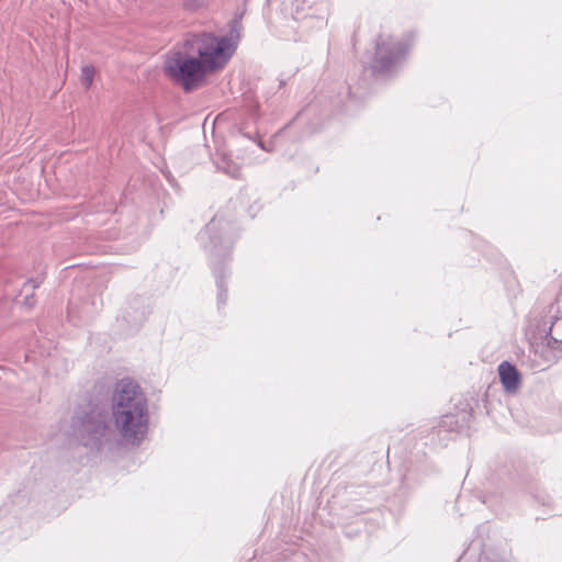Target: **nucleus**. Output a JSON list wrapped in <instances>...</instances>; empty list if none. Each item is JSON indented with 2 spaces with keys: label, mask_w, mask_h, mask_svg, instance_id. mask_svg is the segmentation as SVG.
<instances>
[{
  "label": "nucleus",
  "mask_w": 562,
  "mask_h": 562,
  "mask_svg": "<svg viewBox=\"0 0 562 562\" xmlns=\"http://www.w3.org/2000/svg\"><path fill=\"white\" fill-rule=\"evenodd\" d=\"M114 429L106 423V415L95 407L77 412L72 417V436L91 451L112 450L117 435L132 446L146 438L149 428L148 400L142 387L130 379L120 380L112 395Z\"/></svg>",
  "instance_id": "f257e3e1"
},
{
  "label": "nucleus",
  "mask_w": 562,
  "mask_h": 562,
  "mask_svg": "<svg viewBox=\"0 0 562 562\" xmlns=\"http://www.w3.org/2000/svg\"><path fill=\"white\" fill-rule=\"evenodd\" d=\"M198 241L210 252L211 265L216 279L217 302L218 304H225L224 263L231 257L234 241L229 223L214 216L198 234Z\"/></svg>",
  "instance_id": "f03ea898"
},
{
  "label": "nucleus",
  "mask_w": 562,
  "mask_h": 562,
  "mask_svg": "<svg viewBox=\"0 0 562 562\" xmlns=\"http://www.w3.org/2000/svg\"><path fill=\"white\" fill-rule=\"evenodd\" d=\"M239 27L235 21L226 34L202 32L192 37V52L210 74L224 69L234 56L239 43Z\"/></svg>",
  "instance_id": "7ed1b4c3"
},
{
  "label": "nucleus",
  "mask_w": 562,
  "mask_h": 562,
  "mask_svg": "<svg viewBox=\"0 0 562 562\" xmlns=\"http://www.w3.org/2000/svg\"><path fill=\"white\" fill-rule=\"evenodd\" d=\"M409 47V41L395 37L392 33L383 31L375 43L374 57L370 67L374 74L389 75L397 69Z\"/></svg>",
  "instance_id": "20e7f679"
},
{
  "label": "nucleus",
  "mask_w": 562,
  "mask_h": 562,
  "mask_svg": "<svg viewBox=\"0 0 562 562\" xmlns=\"http://www.w3.org/2000/svg\"><path fill=\"white\" fill-rule=\"evenodd\" d=\"M164 71L186 91L196 88L210 74L198 57L188 56L182 52H175L167 57Z\"/></svg>",
  "instance_id": "39448f33"
},
{
  "label": "nucleus",
  "mask_w": 562,
  "mask_h": 562,
  "mask_svg": "<svg viewBox=\"0 0 562 562\" xmlns=\"http://www.w3.org/2000/svg\"><path fill=\"white\" fill-rule=\"evenodd\" d=\"M501 383L507 393H515L520 385V374L518 370L507 361L498 366Z\"/></svg>",
  "instance_id": "423d86ee"
},
{
  "label": "nucleus",
  "mask_w": 562,
  "mask_h": 562,
  "mask_svg": "<svg viewBox=\"0 0 562 562\" xmlns=\"http://www.w3.org/2000/svg\"><path fill=\"white\" fill-rule=\"evenodd\" d=\"M546 339L551 348L562 349V316L552 322Z\"/></svg>",
  "instance_id": "0eeeda50"
},
{
  "label": "nucleus",
  "mask_w": 562,
  "mask_h": 562,
  "mask_svg": "<svg viewBox=\"0 0 562 562\" xmlns=\"http://www.w3.org/2000/svg\"><path fill=\"white\" fill-rule=\"evenodd\" d=\"M215 165L218 170L223 171L232 178H239L240 176L239 166L234 162L227 155H222L218 157L215 161Z\"/></svg>",
  "instance_id": "6e6552de"
},
{
  "label": "nucleus",
  "mask_w": 562,
  "mask_h": 562,
  "mask_svg": "<svg viewBox=\"0 0 562 562\" xmlns=\"http://www.w3.org/2000/svg\"><path fill=\"white\" fill-rule=\"evenodd\" d=\"M94 72V68L90 65H86L81 68V82L86 88L92 85Z\"/></svg>",
  "instance_id": "1a4fd4ad"
},
{
  "label": "nucleus",
  "mask_w": 562,
  "mask_h": 562,
  "mask_svg": "<svg viewBox=\"0 0 562 562\" xmlns=\"http://www.w3.org/2000/svg\"><path fill=\"white\" fill-rule=\"evenodd\" d=\"M40 283H41L40 281H33V280H30V281H27V282L25 283V285H24V286H25V288H26V286H31L32 289H35V288H37V286H38V284H40Z\"/></svg>",
  "instance_id": "9d476101"
},
{
  "label": "nucleus",
  "mask_w": 562,
  "mask_h": 562,
  "mask_svg": "<svg viewBox=\"0 0 562 562\" xmlns=\"http://www.w3.org/2000/svg\"><path fill=\"white\" fill-rule=\"evenodd\" d=\"M453 419H454V417H453V416H446L443 422H445V423H447V422L452 423V422H453Z\"/></svg>",
  "instance_id": "9b49d317"
},
{
  "label": "nucleus",
  "mask_w": 562,
  "mask_h": 562,
  "mask_svg": "<svg viewBox=\"0 0 562 562\" xmlns=\"http://www.w3.org/2000/svg\"><path fill=\"white\" fill-rule=\"evenodd\" d=\"M29 300H30V299H29V296L26 295V296H25V303L31 305V303L29 302Z\"/></svg>",
  "instance_id": "f8f14e48"
}]
</instances>
